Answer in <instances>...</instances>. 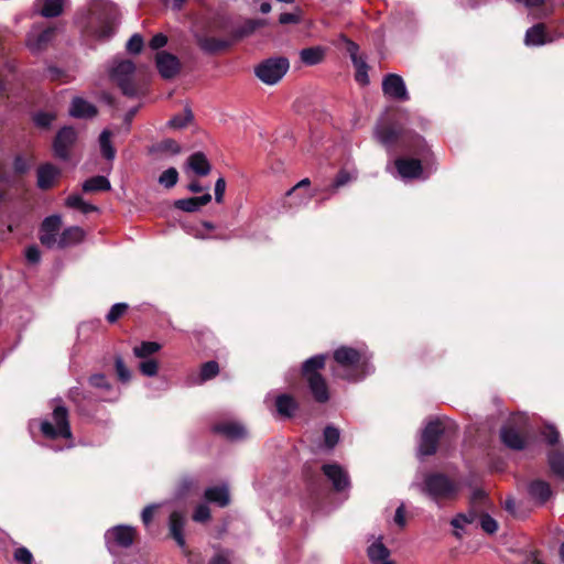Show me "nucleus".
Instances as JSON below:
<instances>
[{
	"label": "nucleus",
	"mask_w": 564,
	"mask_h": 564,
	"mask_svg": "<svg viewBox=\"0 0 564 564\" xmlns=\"http://www.w3.org/2000/svg\"><path fill=\"white\" fill-rule=\"evenodd\" d=\"M213 432L225 436L229 441L243 440L247 436V430L237 422H223L213 426Z\"/></svg>",
	"instance_id": "obj_22"
},
{
	"label": "nucleus",
	"mask_w": 564,
	"mask_h": 564,
	"mask_svg": "<svg viewBox=\"0 0 564 564\" xmlns=\"http://www.w3.org/2000/svg\"><path fill=\"white\" fill-rule=\"evenodd\" d=\"M61 175V169L53 163H43L36 170V186L41 191H50L57 184Z\"/></svg>",
	"instance_id": "obj_16"
},
{
	"label": "nucleus",
	"mask_w": 564,
	"mask_h": 564,
	"mask_svg": "<svg viewBox=\"0 0 564 564\" xmlns=\"http://www.w3.org/2000/svg\"><path fill=\"white\" fill-rule=\"evenodd\" d=\"M98 7L97 20L100 26L96 30V34L101 39L109 37L113 33L116 8L109 2L99 3Z\"/></svg>",
	"instance_id": "obj_15"
},
{
	"label": "nucleus",
	"mask_w": 564,
	"mask_h": 564,
	"mask_svg": "<svg viewBox=\"0 0 564 564\" xmlns=\"http://www.w3.org/2000/svg\"><path fill=\"white\" fill-rule=\"evenodd\" d=\"M212 200V195L205 193L202 196L182 198L174 202L173 206L185 213L198 212L203 206H206Z\"/></svg>",
	"instance_id": "obj_25"
},
{
	"label": "nucleus",
	"mask_w": 564,
	"mask_h": 564,
	"mask_svg": "<svg viewBox=\"0 0 564 564\" xmlns=\"http://www.w3.org/2000/svg\"><path fill=\"white\" fill-rule=\"evenodd\" d=\"M327 356L315 355L306 359L301 366V378L314 402L326 404L330 400V390L326 378L322 375L325 369Z\"/></svg>",
	"instance_id": "obj_2"
},
{
	"label": "nucleus",
	"mask_w": 564,
	"mask_h": 564,
	"mask_svg": "<svg viewBox=\"0 0 564 564\" xmlns=\"http://www.w3.org/2000/svg\"><path fill=\"white\" fill-rule=\"evenodd\" d=\"M547 41L549 40H547L546 29L543 23L534 24L533 26L528 29L525 32L524 43L529 46L530 45H534V46L543 45V44L547 43Z\"/></svg>",
	"instance_id": "obj_29"
},
{
	"label": "nucleus",
	"mask_w": 564,
	"mask_h": 564,
	"mask_svg": "<svg viewBox=\"0 0 564 564\" xmlns=\"http://www.w3.org/2000/svg\"><path fill=\"white\" fill-rule=\"evenodd\" d=\"M61 226L62 218L58 215H52L43 220L41 231L58 234Z\"/></svg>",
	"instance_id": "obj_49"
},
{
	"label": "nucleus",
	"mask_w": 564,
	"mask_h": 564,
	"mask_svg": "<svg viewBox=\"0 0 564 564\" xmlns=\"http://www.w3.org/2000/svg\"><path fill=\"white\" fill-rule=\"evenodd\" d=\"M46 77L52 82H66V73L64 69L56 66H48L45 73Z\"/></svg>",
	"instance_id": "obj_60"
},
{
	"label": "nucleus",
	"mask_w": 564,
	"mask_h": 564,
	"mask_svg": "<svg viewBox=\"0 0 564 564\" xmlns=\"http://www.w3.org/2000/svg\"><path fill=\"white\" fill-rule=\"evenodd\" d=\"M480 511L475 508H469V510L465 513H458L452 521L451 524L455 529H463L464 524L467 523H474L477 519H479Z\"/></svg>",
	"instance_id": "obj_35"
},
{
	"label": "nucleus",
	"mask_w": 564,
	"mask_h": 564,
	"mask_svg": "<svg viewBox=\"0 0 564 564\" xmlns=\"http://www.w3.org/2000/svg\"><path fill=\"white\" fill-rule=\"evenodd\" d=\"M541 436L551 446L556 445L560 441V432L553 424H544L541 429Z\"/></svg>",
	"instance_id": "obj_44"
},
{
	"label": "nucleus",
	"mask_w": 564,
	"mask_h": 564,
	"mask_svg": "<svg viewBox=\"0 0 564 564\" xmlns=\"http://www.w3.org/2000/svg\"><path fill=\"white\" fill-rule=\"evenodd\" d=\"M13 558L20 564H33L34 557L30 550L25 546H19L13 552Z\"/></svg>",
	"instance_id": "obj_53"
},
{
	"label": "nucleus",
	"mask_w": 564,
	"mask_h": 564,
	"mask_svg": "<svg viewBox=\"0 0 564 564\" xmlns=\"http://www.w3.org/2000/svg\"><path fill=\"white\" fill-rule=\"evenodd\" d=\"M155 65L159 74L164 79L174 78L182 68L180 58L166 51L158 52L155 55Z\"/></svg>",
	"instance_id": "obj_13"
},
{
	"label": "nucleus",
	"mask_w": 564,
	"mask_h": 564,
	"mask_svg": "<svg viewBox=\"0 0 564 564\" xmlns=\"http://www.w3.org/2000/svg\"><path fill=\"white\" fill-rule=\"evenodd\" d=\"M446 433V426L440 419L430 421L422 431L419 453L422 456L436 454L441 438Z\"/></svg>",
	"instance_id": "obj_8"
},
{
	"label": "nucleus",
	"mask_w": 564,
	"mask_h": 564,
	"mask_svg": "<svg viewBox=\"0 0 564 564\" xmlns=\"http://www.w3.org/2000/svg\"><path fill=\"white\" fill-rule=\"evenodd\" d=\"M55 119L54 112L37 111L32 116L33 123L40 129H50Z\"/></svg>",
	"instance_id": "obj_40"
},
{
	"label": "nucleus",
	"mask_w": 564,
	"mask_h": 564,
	"mask_svg": "<svg viewBox=\"0 0 564 564\" xmlns=\"http://www.w3.org/2000/svg\"><path fill=\"white\" fill-rule=\"evenodd\" d=\"M500 440L506 447L512 451H523L528 445L527 437L512 423L501 427Z\"/></svg>",
	"instance_id": "obj_18"
},
{
	"label": "nucleus",
	"mask_w": 564,
	"mask_h": 564,
	"mask_svg": "<svg viewBox=\"0 0 564 564\" xmlns=\"http://www.w3.org/2000/svg\"><path fill=\"white\" fill-rule=\"evenodd\" d=\"M56 236L57 234L54 232L42 231V234L40 235V241L43 246L47 248H53L58 242Z\"/></svg>",
	"instance_id": "obj_62"
},
{
	"label": "nucleus",
	"mask_w": 564,
	"mask_h": 564,
	"mask_svg": "<svg viewBox=\"0 0 564 564\" xmlns=\"http://www.w3.org/2000/svg\"><path fill=\"white\" fill-rule=\"evenodd\" d=\"M382 91L386 96L395 100L409 99L404 80L397 74H388L384 76L382 80Z\"/></svg>",
	"instance_id": "obj_17"
},
{
	"label": "nucleus",
	"mask_w": 564,
	"mask_h": 564,
	"mask_svg": "<svg viewBox=\"0 0 564 564\" xmlns=\"http://www.w3.org/2000/svg\"><path fill=\"white\" fill-rule=\"evenodd\" d=\"M89 384L94 388L106 389L109 390L111 384L107 380V377L104 373H95L88 379Z\"/></svg>",
	"instance_id": "obj_58"
},
{
	"label": "nucleus",
	"mask_w": 564,
	"mask_h": 564,
	"mask_svg": "<svg viewBox=\"0 0 564 564\" xmlns=\"http://www.w3.org/2000/svg\"><path fill=\"white\" fill-rule=\"evenodd\" d=\"M178 181V172L175 167H169L159 177V183L166 188H172Z\"/></svg>",
	"instance_id": "obj_47"
},
{
	"label": "nucleus",
	"mask_w": 564,
	"mask_h": 564,
	"mask_svg": "<svg viewBox=\"0 0 564 564\" xmlns=\"http://www.w3.org/2000/svg\"><path fill=\"white\" fill-rule=\"evenodd\" d=\"M209 564H231L229 561L228 551L216 553L209 561Z\"/></svg>",
	"instance_id": "obj_64"
},
{
	"label": "nucleus",
	"mask_w": 564,
	"mask_h": 564,
	"mask_svg": "<svg viewBox=\"0 0 564 564\" xmlns=\"http://www.w3.org/2000/svg\"><path fill=\"white\" fill-rule=\"evenodd\" d=\"M226 192V180L224 177H219L215 183V200L220 204L224 200V195Z\"/></svg>",
	"instance_id": "obj_61"
},
{
	"label": "nucleus",
	"mask_w": 564,
	"mask_h": 564,
	"mask_svg": "<svg viewBox=\"0 0 564 564\" xmlns=\"http://www.w3.org/2000/svg\"><path fill=\"white\" fill-rule=\"evenodd\" d=\"M290 68V62L284 56H273L261 61L254 67V75L265 85L278 84Z\"/></svg>",
	"instance_id": "obj_7"
},
{
	"label": "nucleus",
	"mask_w": 564,
	"mask_h": 564,
	"mask_svg": "<svg viewBox=\"0 0 564 564\" xmlns=\"http://www.w3.org/2000/svg\"><path fill=\"white\" fill-rule=\"evenodd\" d=\"M322 471L332 481L333 489L336 492H341L350 487L349 475L339 464H324Z\"/></svg>",
	"instance_id": "obj_14"
},
{
	"label": "nucleus",
	"mask_w": 564,
	"mask_h": 564,
	"mask_svg": "<svg viewBox=\"0 0 564 564\" xmlns=\"http://www.w3.org/2000/svg\"><path fill=\"white\" fill-rule=\"evenodd\" d=\"M339 430L333 425H327L323 431L324 445L328 449H333L339 442Z\"/></svg>",
	"instance_id": "obj_42"
},
{
	"label": "nucleus",
	"mask_w": 564,
	"mask_h": 564,
	"mask_svg": "<svg viewBox=\"0 0 564 564\" xmlns=\"http://www.w3.org/2000/svg\"><path fill=\"white\" fill-rule=\"evenodd\" d=\"M274 404L279 415L285 419L294 417L296 411L300 409L299 401L289 393L279 394L275 398Z\"/></svg>",
	"instance_id": "obj_23"
},
{
	"label": "nucleus",
	"mask_w": 564,
	"mask_h": 564,
	"mask_svg": "<svg viewBox=\"0 0 564 564\" xmlns=\"http://www.w3.org/2000/svg\"><path fill=\"white\" fill-rule=\"evenodd\" d=\"M31 169V163L29 160L22 155L17 154L13 160V171L17 175H24Z\"/></svg>",
	"instance_id": "obj_55"
},
{
	"label": "nucleus",
	"mask_w": 564,
	"mask_h": 564,
	"mask_svg": "<svg viewBox=\"0 0 564 564\" xmlns=\"http://www.w3.org/2000/svg\"><path fill=\"white\" fill-rule=\"evenodd\" d=\"M195 41L197 46L208 55H215L219 52L228 50L232 45V41L217 39L204 34H196Z\"/></svg>",
	"instance_id": "obj_20"
},
{
	"label": "nucleus",
	"mask_w": 564,
	"mask_h": 564,
	"mask_svg": "<svg viewBox=\"0 0 564 564\" xmlns=\"http://www.w3.org/2000/svg\"><path fill=\"white\" fill-rule=\"evenodd\" d=\"M204 498L212 503H216L220 508H226L230 505V494L227 486H213L204 491Z\"/></svg>",
	"instance_id": "obj_26"
},
{
	"label": "nucleus",
	"mask_w": 564,
	"mask_h": 564,
	"mask_svg": "<svg viewBox=\"0 0 564 564\" xmlns=\"http://www.w3.org/2000/svg\"><path fill=\"white\" fill-rule=\"evenodd\" d=\"M326 50L322 46H311L303 48L300 52V57L303 64L307 66H314L322 63L325 59Z\"/></svg>",
	"instance_id": "obj_30"
},
{
	"label": "nucleus",
	"mask_w": 564,
	"mask_h": 564,
	"mask_svg": "<svg viewBox=\"0 0 564 564\" xmlns=\"http://www.w3.org/2000/svg\"><path fill=\"white\" fill-rule=\"evenodd\" d=\"M193 120V113L191 109H185L184 113L175 115L167 122L170 128L181 129L186 127Z\"/></svg>",
	"instance_id": "obj_45"
},
{
	"label": "nucleus",
	"mask_w": 564,
	"mask_h": 564,
	"mask_svg": "<svg viewBox=\"0 0 564 564\" xmlns=\"http://www.w3.org/2000/svg\"><path fill=\"white\" fill-rule=\"evenodd\" d=\"M110 188L111 185L109 180L102 175L93 176L83 183V191L85 193L106 192Z\"/></svg>",
	"instance_id": "obj_32"
},
{
	"label": "nucleus",
	"mask_w": 564,
	"mask_h": 564,
	"mask_svg": "<svg viewBox=\"0 0 564 564\" xmlns=\"http://www.w3.org/2000/svg\"><path fill=\"white\" fill-rule=\"evenodd\" d=\"M115 369H116L117 377L121 382L127 383L130 381L131 372L128 369V367L126 366L121 356L115 357Z\"/></svg>",
	"instance_id": "obj_50"
},
{
	"label": "nucleus",
	"mask_w": 564,
	"mask_h": 564,
	"mask_svg": "<svg viewBox=\"0 0 564 564\" xmlns=\"http://www.w3.org/2000/svg\"><path fill=\"white\" fill-rule=\"evenodd\" d=\"M371 563L379 564L390 556V550L380 541L372 543L367 550Z\"/></svg>",
	"instance_id": "obj_33"
},
{
	"label": "nucleus",
	"mask_w": 564,
	"mask_h": 564,
	"mask_svg": "<svg viewBox=\"0 0 564 564\" xmlns=\"http://www.w3.org/2000/svg\"><path fill=\"white\" fill-rule=\"evenodd\" d=\"M352 180V176L347 170L341 169L336 177L333 181L332 187L334 189H338L343 186H345L347 183H349Z\"/></svg>",
	"instance_id": "obj_59"
},
{
	"label": "nucleus",
	"mask_w": 564,
	"mask_h": 564,
	"mask_svg": "<svg viewBox=\"0 0 564 564\" xmlns=\"http://www.w3.org/2000/svg\"><path fill=\"white\" fill-rule=\"evenodd\" d=\"M352 65L356 69L355 73V79L358 84L366 86L369 84V76H368V65L366 61L361 57L355 62H352Z\"/></svg>",
	"instance_id": "obj_39"
},
{
	"label": "nucleus",
	"mask_w": 564,
	"mask_h": 564,
	"mask_svg": "<svg viewBox=\"0 0 564 564\" xmlns=\"http://www.w3.org/2000/svg\"><path fill=\"white\" fill-rule=\"evenodd\" d=\"M470 507L478 509V511L482 512L488 507V497L487 494L482 489H475L469 500Z\"/></svg>",
	"instance_id": "obj_41"
},
{
	"label": "nucleus",
	"mask_w": 564,
	"mask_h": 564,
	"mask_svg": "<svg viewBox=\"0 0 564 564\" xmlns=\"http://www.w3.org/2000/svg\"><path fill=\"white\" fill-rule=\"evenodd\" d=\"M140 371L148 377H153L159 371V362L155 359H147L139 365Z\"/></svg>",
	"instance_id": "obj_56"
},
{
	"label": "nucleus",
	"mask_w": 564,
	"mask_h": 564,
	"mask_svg": "<svg viewBox=\"0 0 564 564\" xmlns=\"http://www.w3.org/2000/svg\"><path fill=\"white\" fill-rule=\"evenodd\" d=\"M161 349V345L156 341H142L133 348V354L138 358H148Z\"/></svg>",
	"instance_id": "obj_38"
},
{
	"label": "nucleus",
	"mask_w": 564,
	"mask_h": 564,
	"mask_svg": "<svg viewBox=\"0 0 564 564\" xmlns=\"http://www.w3.org/2000/svg\"><path fill=\"white\" fill-rule=\"evenodd\" d=\"M129 306L126 303H117L111 306L110 311L108 312L106 319L109 324H115L118 322L119 318H121L128 311Z\"/></svg>",
	"instance_id": "obj_51"
},
{
	"label": "nucleus",
	"mask_w": 564,
	"mask_h": 564,
	"mask_svg": "<svg viewBox=\"0 0 564 564\" xmlns=\"http://www.w3.org/2000/svg\"><path fill=\"white\" fill-rule=\"evenodd\" d=\"M187 522L186 513L184 511L174 510L169 517V536L183 550L184 554H191L187 550L184 528Z\"/></svg>",
	"instance_id": "obj_12"
},
{
	"label": "nucleus",
	"mask_w": 564,
	"mask_h": 564,
	"mask_svg": "<svg viewBox=\"0 0 564 564\" xmlns=\"http://www.w3.org/2000/svg\"><path fill=\"white\" fill-rule=\"evenodd\" d=\"M263 25L262 20H247L242 25L235 28L228 15L216 13L208 21V30L214 33L227 34L229 41L237 42L251 35L258 28Z\"/></svg>",
	"instance_id": "obj_5"
},
{
	"label": "nucleus",
	"mask_w": 564,
	"mask_h": 564,
	"mask_svg": "<svg viewBox=\"0 0 564 564\" xmlns=\"http://www.w3.org/2000/svg\"><path fill=\"white\" fill-rule=\"evenodd\" d=\"M373 133L384 148L398 147L401 152L416 156L398 158L394 161L395 169L402 178L421 177L423 166L419 158H426L430 153V148L422 135L405 129L398 113H390L380 119Z\"/></svg>",
	"instance_id": "obj_1"
},
{
	"label": "nucleus",
	"mask_w": 564,
	"mask_h": 564,
	"mask_svg": "<svg viewBox=\"0 0 564 564\" xmlns=\"http://www.w3.org/2000/svg\"><path fill=\"white\" fill-rule=\"evenodd\" d=\"M77 131L72 126L61 128L53 140L54 155L63 161L70 158V151L77 142Z\"/></svg>",
	"instance_id": "obj_10"
},
{
	"label": "nucleus",
	"mask_w": 564,
	"mask_h": 564,
	"mask_svg": "<svg viewBox=\"0 0 564 564\" xmlns=\"http://www.w3.org/2000/svg\"><path fill=\"white\" fill-rule=\"evenodd\" d=\"M143 44V37L135 33L129 39L126 47L129 53L138 54L142 51Z\"/></svg>",
	"instance_id": "obj_57"
},
{
	"label": "nucleus",
	"mask_w": 564,
	"mask_h": 564,
	"mask_svg": "<svg viewBox=\"0 0 564 564\" xmlns=\"http://www.w3.org/2000/svg\"><path fill=\"white\" fill-rule=\"evenodd\" d=\"M187 166L200 177L208 175L212 171V164L207 156L200 151L194 152L188 156Z\"/></svg>",
	"instance_id": "obj_27"
},
{
	"label": "nucleus",
	"mask_w": 564,
	"mask_h": 564,
	"mask_svg": "<svg viewBox=\"0 0 564 564\" xmlns=\"http://www.w3.org/2000/svg\"><path fill=\"white\" fill-rule=\"evenodd\" d=\"M154 149L156 151L171 154H178L181 152V145L178 144V142L171 138L164 139L161 142L156 143Z\"/></svg>",
	"instance_id": "obj_48"
},
{
	"label": "nucleus",
	"mask_w": 564,
	"mask_h": 564,
	"mask_svg": "<svg viewBox=\"0 0 564 564\" xmlns=\"http://www.w3.org/2000/svg\"><path fill=\"white\" fill-rule=\"evenodd\" d=\"M212 518L210 509L207 505L200 503L198 505L192 516L193 521L198 523H205L209 521Z\"/></svg>",
	"instance_id": "obj_54"
},
{
	"label": "nucleus",
	"mask_w": 564,
	"mask_h": 564,
	"mask_svg": "<svg viewBox=\"0 0 564 564\" xmlns=\"http://www.w3.org/2000/svg\"><path fill=\"white\" fill-rule=\"evenodd\" d=\"M479 520H480V527L481 529L488 533V534H494L497 532L498 530V523L497 521L491 517L489 516L487 512L482 511L479 516Z\"/></svg>",
	"instance_id": "obj_52"
},
{
	"label": "nucleus",
	"mask_w": 564,
	"mask_h": 564,
	"mask_svg": "<svg viewBox=\"0 0 564 564\" xmlns=\"http://www.w3.org/2000/svg\"><path fill=\"white\" fill-rule=\"evenodd\" d=\"M135 65L133 62L126 59L118 63L110 73L113 83L120 88L121 93L127 97H135L138 95V86L133 80Z\"/></svg>",
	"instance_id": "obj_9"
},
{
	"label": "nucleus",
	"mask_w": 564,
	"mask_h": 564,
	"mask_svg": "<svg viewBox=\"0 0 564 564\" xmlns=\"http://www.w3.org/2000/svg\"><path fill=\"white\" fill-rule=\"evenodd\" d=\"M66 206L80 210L83 214H89L98 210L97 206L86 203L79 195H70L66 198Z\"/></svg>",
	"instance_id": "obj_37"
},
{
	"label": "nucleus",
	"mask_w": 564,
	"mask_h": 564,
	"mask_svg": "<svg viewBox=\"0 0 564 564\" xmlns=\"http://www.w3.org/2000/svg\"><path fill=\"white\" fill-rule=\"evenodd\" d=\"M25 258L29 263L35 264L41 259L40 249L36 246H30L26 248Z\"/></svg>",
	"instance_id": "obj_63"
},
{
	"label": "nucleus",
	"mask_w": 564,
	"mask_h": 564,
	"mask_svg": "<svg viewBox=\"0 0 564 564\" xmlns=\"http://www.w3.org/2000/svg\"><path fill=\"white\" fill-rule=\"evenodd\" d=\"M99 144L101 155L111 161L116 156V149L111 144V132L109 130H104L99 135Z\"/></svg>",
	"instance_id": "obj_34"
},
{
	"label": "nucleus",
	"mask_w": 564,
	"mask_h": 564,
	"mask_svg": "<svg viewBox=\"0 0 564 564\" xmlns=\"http://www.w3.org/2000/svg\"><path fill=\"white\" fill-rule=\"evenodd\" d=\"M135 536V529L123 524L112 527L105 533V540L108 549L111 547V544L123 549L130 547L133 544Z\"/></svg>",
	"instance_id": "obj_11"
},
{
	"label": "nucleus",
	"mask_w": 564,
	"mask_h": 564,
	"mask_svg": "<svg viewBox=\"0 0 564 564\" xmlns=\"http://www.w3.org/2000/svg\"><path fill=\"white\" fill-rule=\"evenodd\" d=\"M219 373V365L215 360L204 362L200 367V379L207 381L215 378Z\"/></svg>",
	"instance_id": "obj_46"
},
{
	"label": "nucleus",
	"mask_w": 564,
	"mask_h": 564,
	"mask_svg": "<svg viewBox=\"0 0 564 564\" xmlns=\"http://www.w3.org/2000/svg\"><path fill=\"white\" fill-rule=\"evenodd\" d=\"M421 490L437 506L446 501L455 500L459 488L448 476L443 473H429L424 476Z\"/></svg>",
	"instance_id": "obj_4"
},
{
	"label": "nucleus",
	"mask_w": 564,
	"mask_h": 564,
	"mask_svg": "<svg viewBox=\"0 0 564 564\" xmlns=\"http://www.w3.org/2000/svg\"><path fill=\"white\" fill-rule=\"evenodd\" d=\"M549 465L553 474L564 478V447L558 446L549 452Z\"/></svg>",
	"instance_id": "obj_31"
},
{
	"label": "nucleus",
	"mask_w": 564,
	"mask_h": 564,
	"mask_svg": "<svg viewBox=\"0 0 564 564\" xmlns=\"http://www.w3.org/2000/svg\"><path fill=\"white\" fill-rule=\"evenodd\" d=\"M84 239V230L80 227L73 226L63 230L59 235L57 247L61 249L79 243Z\"/></svg>",
	"instance_id": "obj_28"
},
{
	"label": "nucleus",
	"mask_w": 564,
	"mask_h": 564,
	"mask_svg": "<svg viewBox=\"0 0 564 564\" xmlns=\"http://www.w3.org/2000/svg\"><path fill=\"white\" fill-rule=\"evenodd\" d=\"M528 494L536 503L544 505L551 498L552 489L547 481L535 479L528 485Z\"/></svg>",
	"instance_id": "obj_24"
},
{
	"label": "nucleus",
	"mask_w": 564,
	"mask_h": 564,
	"mask_svg": "<svg viewBox=\"0 0 564 564\" xmlns=\"http://www.w3.org/2000/svg\"><path fill=\"white\" fill-rule=\"evenodd\" d=\"M98 109L83 97H74L69 107V115L77 119H90L96 117Z\"/></svg>",
	"instance_id": "obj_21"
},
{
	"label": "nucleus",
	"mask_w": 564,
	"mask_h": 564,
	"mask_svg": "<svg viewBox=\"0 0 564 564\" xmlns=\"http://www.w3.org/2000/svg\"><path fill=\"white\" fill-rule=\"evenodd\" d=\"M338 41V45H341V47L349 54L351 62L361 58V56L358 55L359 45L356 42L348 39L345 34H341Z\"/></svg>",
	"instance_id": "obj_43"
},
{
	"label": "nucleus",
	"mask_w": 564,
	"mask_h": 564,
	"mask_svg": "<svg viewBox=\"0 0 564 564\" xmlns=\"http://www.w3.org/2000/svg\"><path fill=\"white\" fill-rule=\"evenodd\" d=\"M63 0H44L40 13L44 18H56L63 13Z\"/></svg>",
	"instance_id": "obj_36"
},
{
	"label": "nucleus",
	"mask_w": 564,
	"mask_h": 564,
	"mask_svg": "<svg viewBox=\"0 0 564 564\" xmlns=\"http://www.w3.org/2000/svg\"><path fill=\"white\" fill-rule=\"evenodd\" d=\"M333 359L330 372L334 378L357 382L365 377L362 355L359 350L340 346L334 351Z\"/></svg>",
	"instance_id": "obj_3"
},
{
	"label": "nucleus",
	"mask_w": 564,
	"mask_h": 564,
	"mask_svg": "<svg viewBox=\"0 0 564 564\" xmlns=\"http://www.w3.org/2000/svg\"><path fill=\"white\" fill-rule=\"evenodd\" d=\"M56 35L55 26H46L40 32L32 31L26 37V46L32 52L45 51Z\"/></svg>",
	"instance_id": "obj_19"
},
{
	"label": "nucleus",
	"mask_w": 564,
	"mask_h": 564,
	"mask_svg": "<svg viewBox=\"0 0 564 564\" xmlns=\"http://www.w3.org/2000/svg\"><path fill=\"white\" fill-rule=\"evenodd\" d=\"M40 431L47 440L72 438L73 434L67 408L63 404L55 405L52 412V421H42Z\"/></svg>",
	"instance_id": "obj_6"
}]
</instances>
